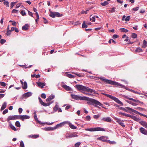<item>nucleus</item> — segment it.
<instances>
[{
  "label": "nucleus",
  "instance_id": "obj_1",
  "mask_svg": "<svg viewBox=\"0 0 147 147\" xmlns=\"http://www.w3.org/2000/svg\"><path fill=\"white\" fill-rule=\"evenodd\" d=\"M75 88L79 91L82 92L86 91L88 92L91 93L94 92L95 94L96 93L95 92V90H94L90 89L89 87L85 86L80 84H77L75 86Z\"/></svg>",
  "mask_w": 147,
  "mask_h": 147
},
{
  "label": "nucleus",
  "instance_id": "obj_2",
  "mask_svg": "<svg viewBox=\"0 0 147 147\" xmlns=\"http://www.w3.org/2000/svg\"><path fill=\"white\" fill-rule=\"evenodd\" d=\"M99 78L101 80L103 81L106 83L109 84L111 85H116L120 87L123 88H125V86L122 84H121L120 83L115 82L113 81L108 79H106L104 77H100Z\"/></svg>",
  "mask_w": 147,
  "mask_h": 147
},
{
  "label": "nucleus",
  "instance_id": "obj_3",
  "mask_svg": "<svg viewBox=\"0 0 147 147\" xmlns=\"http://www.w3.org/2000/svg\"><path fill=\"white\" fill-rule=\"evenodd\" d=\"M71 97L76 100H80L87 101V102H89L91 99V98L85 96H81L80 95H77L73 94L71 95Z\"/></svg>",
  "mask_w": 147,
  "mask_h": 147
},
{
  "label": "nucleus",
  "instance_id": "obj_4",
  "mask_svg": "<svg viewBox=\"0 0 147 147\" xmlns=\"http://www.w3.org/2000/svg\"><path fill=\"white\" fill-rule=\"evenodd\" d=\"M86 104L88 105H94V104H95V105H94L95 107H99L97 106L99 105L101 106L103 108L106 109L105 107L103 106V105L100 102L93 98H91L90 102H87Z\"/></svg>",
  "mask_w": 147,
  "mask_h": 147
},
{
  "label": "nucleus",
  "instance_id": "obj_5",
  "mask_svg": "<svg viewBox=\"0 0 147 147\" xmlns=\"http://www.w3.org/2000/svg\"><path fill=\"white\" fill-rule=\"evenodd\" d=\"M85 130L86 131H105V129L103 128L97 127L92 128H86Z\"/></svg>",
  "mask_w": 147,
  "mask_h": 147
},
{
  "label": "nucleus",
  "instance_id": "obj_6",
  "mask_svg": "<svg viewBox=\"0 0 147 147\" xmlns=\"http://www.w3.org/2000/svg\"><path fill=\"white\" fill-rule=\"evenodd\" d=\"M54 98L55 95L53 94H51L47 99V106L49 105L53 102V101H51V100L53 99Z\"/></svg>",
  "mask_w": 147,
  "mask_h": 147
},
{
  "label": "nucleus",
  "instance_id": "obj_7",
  "mask_svg": "<svg viewBox=\"0 0 147 147\" xmlns=\"http://www.w3.org/2000/svg\"><path fill=\"white\" fill-rule=\"evenodd\" d=\"M49 15L50 16L53 18H54L55 16L60 17L61 16L60 14L57 12L51 11Z\"/></svg>",
  "mask_w": 147,
  "mask_h": 147
},
{
  "label": "nucleus",
  "instance_id": "obj_8",
  "mask_svg": "<svg viewBox=\"0 0 147 147\" xmlns=\"http://www.w3.org/2000/svg\"><path fill=\"white\" fill-rule=\"evenodd\" d=\"M18 119V115H15L14 116H9L7 119V121L9 123L10 120H13Z\"/></svg>",
  "mask_w": 147,
  "mask_h": 147
},
{
  "label": "nucleus",
  "instance_id": "obj_9",
  "mask_svg": "<svg viewBox=\"0 0 147 147\" xmlns=\"http://www.w3.org/2000/svg\"><path fill=\"white\" fill-rule=\"evenodd\" d=\"M18 119H20L24 121L25 119H28L30 118V117L27 115H18Z\"/></svg>",
  "mask_w": 147,
  "mask_h": 147
},
{
  "label": "nucleus",
  "instance_id": "obj_10",
  "mask_svg": "<svg viewBox=\"0 0 147 147\" xmlns=\"http://www.w3.org/2000/svg\"><path fill=\"white\" fill-rule=\"evenodd\" d=\"M67 121H65L63 122H61L60 123L57 124L55 126V128L56 129L59 127H62L64 126L65 125L67 124Z\"/></svg>",
  "mask_w": 147,
  "mask_h": 147
},
{
  "label": "nucleus",
  "instance_id": "obj_11",
  "mask_svg": "<svg viewBox=\"0 0 147 147\" xmlns=\"http://www.w3.org/2000/svg\"><path fill=\"white\" fill-rule=\"evenodd\" d=\"M34 119L36 121H37L38 122V123L39 124H40V125H45V123H42V122H41L40 121L38 120V118H37V115H36V112H34Z\"/></svg>",
  "mask_w": 147,
  "mask_h": 147
},
{
  "label": "nucleus",
  "instance_id": "obj_12",
  "mask_svg": "<svg viewBox=\"0 0 147 147\" xmlns=\"http://www.w3.org/2000/svg\"><path fill=\"white\" fill-rule=\"evenodd\" d=\"M140 130L141 133L147 135V130L143 127H141L140 128Z\"/></svg>",
  "mask_w": 147,
  "mask_h": 147
},
{
  "label": "nucleus",
  "instance_id": "obj_13",
  "mask_svg": "<svg viewBox=\"0 0 147 147\" xmlns=\"http://www.w3.org/2000/svg\"><path fill=\"white\" fill-rule=\"evenodd\" d=\"M67 124H68L71 128L73 129H76L77 127L73 125L72 123L68 121H67Z\"/></svg>",
  "mask_w": 147,
  "mask_h": 147
},
{
  "label": "nucleus",
  "instance_id": "obj_14",
  "mask_svg": "<svg viewBox=\"0 0 147 147\" xmlns=\"http://www.w3.org/2000/svg\"><path fill=\"white\" fill-rule=\"evenodd\" d=\"M21 84L22 85L23 88L24 89H26L27 88V85L26 82H24V83L22 80H20Z\"/></svg>",
  "mask_w": 147,
  "mask_h": 147
},
{
  "label": "nucleus",
  "instance_id": "obj_15",
  "mask_svg": "<svg viewBox=\"0 0 147 147\" xmlns=\"http://www.w3.org/2000/svg\"><path fill=\"white\" fill-rule=\"evenodd\" d=\"M32 95V93L30 92H28L23 94V96L25 98H27L30 96Z\"/></svg>",
  "mask_w": 147,
  "mask_h": 147
},
{
  "label": "nucleus",
  "instance_id": "obj_16",
  "mask_svg": "<svg viewBox=\"0 0 147 147\" xmlns=\"http://www.w3.org/2000/svg\"><path fill=\"white\" fill-rule=\"evenodd\" d=\"M113 100L117 102V103L121 105V106H123V104L122 102L120 100H119L117 98L114 97Z\"/></svg>",
  "mask_w": 147,
  "mask_h": 147
},
{
  "label": "nucleus",
  "instance_id": "obj_17",
  "mask_svg": "<svg viewBox=\"0 0 147 147\" xmlns=\"http://www.w3.org/2000/svg\"><path fill=\"white\" fill-rule=\"evenodd\" d=\"M102 120L103 121H105L107 122H111L112 120L109 117H104L102 119Z\"/></svg>",
  "mask_w": 147,
  "mask_h": 147
},
{
  "label": "nucleus",
  "instance_id": "obj_18",
  "mask_svg": "<svg viewBox=\"0 0 147 147\" xmlns=\"http://www.w3.org/2000/svg\"><path fill=\"white\" fill-rule=\"evenodd\" d=\"M36 83L37 85L41 88L44 87V86H45V83H42L41 82H37Z\"/></svg>",
  "mask_w": 147,
  "mask_h": 147
},
{
  "label": "nucleus",
  "instance_id": "obj_19",
  "mask_svg": "<svg viewBox=\"0 0 147 147\" xmlns=\"http://www.w3.org/2000/svg\"><path fill=\"white\" fill-rule=\"evenodd\" d=\"M129 117L131 118L135 121L137 122H139L140 120V119L138 118L137 117L133 115H130Z\"/></svg>",
  "mask_w": 147,
  "mask_h": 147
},
{
  "label": "nucleus",
  "instance_id": "obj_20",
  "mask_svg": "<svg viewBox=\"0 0 147 147\" xmlns=\"http://www.w3.org/2000/svg\"><path fill=\"white\" fill-rule=\"evenodd\" d=\"M62 87L67 91H70L71 90V88L70 87L65 85H63Z\"/></svg>",
  "mask_w": 147,
  "mask_h": 147
},
{
  "label": "nucleus",
  "instance_id": "obj_21",
  "mask_svg": "<svg viewBox=\"0 0 147 147\" xmlns=\"http://www.w3.org/2000/svg\"><path fill=\"white\" fill-rule=\"evenodd\" d=\"M78 134V133L76 132H74L72 133H71L70 134V136H69L71 138L72 137H75L78 136V135H77Z\"/></svg>",
  "mask_w": 147,
  "mask_h": 147
},
{
  "label": "nucleus",
  "instance_id": "obj_22",
  "mask_svg": "<svg viewBox=\"0 0 147 147\" xmlns=\"http://www.w3.org/2000/svg\"><path fill=\"white\" fill-rule=\"evenodd\" d=\"M140 123L145 128H147V123L144 121H141L140 122Z\"/></svg>",
  "mask_w": 147,
  "mask_h": 147
},
{
  "label": "nucleus",
  "instance_id": "obj_23",
  "mask_svg": "<svg viewBox=\"0 0 147 147\" xmlns=\"http://www.w3.org/2000/svg\"><path fill=\"white\" fill-rule=\"evenodd\" d=\"M56 105L53 108V110L56 112L57 111V110L59 108V105H58V103L57 102L55 103Z\"/></svg>",
  "mask_w": 147,
  "mask_h": 147
},
{
  "label": "nucleus",
  "instance_id": "obj_24",
  "mask_svg": "<svg viewBox=\"0 0 147 147\" xmlns=\"http://www.w3.org/2000/svg\"><path fill=\"white\" fill-rule=\"evenodd\" d=\"M38 99L41 105L44 106H46V103L44 102L40 97H38Z\"/></svg>",
  "mask_w": 147,
  "mask_h": 147
},
{
  "label": "nucleus",
  "instance_id": "obj_25",
  "mask_svg": "<svg viewBox=\"0 0 147 147\" xmlns=\"http://www.w3.org/2000/svg\"><path fill=\"white\" fill-rule=\"evenodd\" d=\"M6 106L7 103L6 102H4L2 105L1 108V110L2 111L3 109H4L6 107Z\"/></svg>",
  "mask_w": 147,
  "mask_h": 147
},
{
  "label": "nucleus",
  "instance_id": "obj_26",
  "mask_svg": "<svg viewBox=\"0 0 147 147\" xmlns=\"http://www.w3.org/2000/svg\"><path fill=\"white\" fill-rule=\"evenodd\" d=\"M29 26L28 24H26L22 27V29L23 30H27L28 29Z\"/></svg>",
  "mask_w": 147,
  "mask_h": 147
},
{
  "label": "nucleus",
  "instance_id": "obj_27",
  "mask_svg": "<svg viewBox=\"0 0 147 147\" xmlns=\"http://www.w3.org/2000/svg\"><path fill=\"white\" fill-rule=\"evenodd\" d=\"M119 113L120 115H123V116H125L127 117H129V116H130V115H129V114H127L126 113H122L121 112H119Z\"/></svg>",
  "mask_w": 147,
  "mask_h": 147
},
{
  "label": "nucleus",
  "instance_id": "obj_28",
  "mask_svg": "<svg viewBox=\"0 0 147 147\" xmlns=\"http://www.w3.org/2000/svg\"><path fill=\"white\" fill-rule=\"evenodd\" d=\"M147 41L145 40L143 41V45L142 46V47L145 48L147 46Z\"/></svg>",
  "mask_w": 147,
  "mask_h": 147
},
{
  "label": "nucleus",
  "instance_id": "obj_29",
  "mask_svg": "<svg viewBox=\"0 0 147 147\" xmlns=\"http://www.w3.org/2000/svg\"><path fill=\"white\" fill-rule=\"evenodd\" d=\"M120 30L121 32H128V30L124 28H121L120 29Z\"/></svg>",
  "mask_w": 147,
  "mask_h": 147
},
{
  "label": "nucleus",
  "instance_id": "obj_30",
  "mask_svg": "<svg viewBox=\"0 0 147 147\" xmlns=\"http://www.w3.org/2000/svg\"><path fill=\"white\" fill-rule=\"evenodd\" d=\"M33 10H34V11L35 12V15L36 16V18H37L38 19H39V16L38 15V12H37V9L35 8H33Z\"/></svg>",
  "mask_w": 147,
  "mask_h": 147
},
{
  "label": "nucleus",
  "instance_id": "obj_31",
  "mask_svg": "<svg viewBox=\"0 0 147 147\" xmlns=\"http://www.w3.org/2000/svg\"><path fill=\"white\" fill-rule=\"evenodd\" d=\"M126 102L128 103H129L131 104L132 105L134 106H136L137 105V104H136V103H134L131 102L129 100H126Z\"/></svg>",
  "mask_w": 147,
  "mask_h": 147
},
{
  "label": "nucleus",
  "instance_id": "obj_32",
  "mask_svg": "<svg viewBox=\"0 0 147 147\" xmlns=\"http://www.w3.org/2000/svg\"><path fill=\"white\" fill-rule=\"evenodd\" d=\"M55 129V127H47V131H52Z\"/></svg>",
  "mask_w": 147,
  "mask_h": 147
},
{
  "label": "nucleus",
  "instance_id": "obj_33",
  "mask_svg": "<svg viewBox=\"0 0 147 147\" xmlns=\"http://www.w3.org/2000/svg\"><path fill=\"white\" fill-rule=\"evenodd\" d=\"M105 136H101V137H98V138H97V139L99 140H102V141L104 142V141H105Z\"/></svg>",
  "mask_w": 147,
  "mask_h": 147
},
{
  "label": "nucleus",
  "instance_id": "obj_34",
  "mask_svg": "<svg viewBox=\"0 0 147 147\" xmlns=\"http://www.w3.org/2000/svg\"><path fill=\"white\" fill-rule=\"evenodd\" d=\"M9 126L14 131H16L17 129L11 123L9 124Z\"/></svg>",
  "mask_w": 147,
  "mask_h": 147
},
{
  "label": "nucleus",
  "instance_id": "obj_35",
  "mask_svg": "<svg viewBox=\"0 0 147 147\" xmlns=\"http://www.w3.org/2000/svg\"><path fill=\"white\" fill-rule=\"evenodd\" d=\"M136 52H141L143 51L142 49L140 47L137 48L136 50Z\"/></svg>",
  "mask_w": 147,
  "mask_h": 147
},
{
  "label": "nucleus",
  "instance_id": "obj_36",
  "mask_svg": "<svg viewBox=\"0 0 147 147\" xmlns=\"http://www.w3.org/2000/svg\"><path fill=\"white\" fill-rule=\"evenodd\" d=\"M105 95L107 97L110 98H111V99H112L113 100L115 97L113 96L112 95H109L108 94H105Z\"/></svg>",
  "mask_w": 147,
  "mask_h": 147
},
{
  "label": "nucleus",
  "instance_id": "obj_37",
  "mask_svg": "<svg viewBox=\"0 0 147 147\" xmlns=\"http://www.w3.org/2000/svg\"><path fill=\"white\" fill-rule=\"evenodd\" d=\"M66 76L70 78H73L75 77L72 74H66Z\"/></svg>",
  "mask_w": 147,
  "mask_h": 147
},
{
  "label": "nucleus",
  "instance_id": "obj_38",
  "mask_svg": "<svg viewBox=\"0 0 147 147\" xmlns=\"http://www.w3.org/2000/svg\"><path fill=\"white\" fill-rule=\"evenodd\" d=\"M109 3L107 1H105L103 3H101V5L102 6H105Z\"/></svg>",
  "mask_w": 147,
  "mask_h": 147
},
{
  "label": "nucleus",
  "instance_id": "obj_39",
  "mask_svg": "<svg viewBox=\"0 0 147 147\" xmlns=\"http://www.w3.org/2000/svg\"><path fill=\"white\" fill-rule=\"evenodd\" d=\"M87 92L86 91L82 92V93L88 96H92L93 95L91 93H87Z\"/></svg>",
  "mask_w": 147,
  "mask_h": 147
},
{
  "label": "nucleus",
  "instance_id": "obj_40",
  "mask_svg": "<svg viewBox=\"0 0 147 147\" xmlns=\"http://www.w3.org/2000/svg\"><path fill=\"white\" fill-rule=\"evenodd\" d=\"M17 127H19L20 126V122L18 121H16L15 123Z\"/></svg>",
  "mask_w": 147,
  "mask_h": 147
},
{
  "label": "nucleus",
  "instance_id": "obj_41",
  "mask_svg": "<svg viewBox=\"0 0 147 147\" xmlns=\"http://www.w3.org/2000/svg\"><path fill=\"white\" fill-rule=\"evenodd\" d=\"M81 144V142H77L75 144V147H78Z\"/></svg>",
  "mask_w": 147,
  "mask_h": 147
},
{
  "label": "nucleus",
  "instance_id": "obj_42",
  "mask_svg": "<svg viewBox=\"0 0 147 147\" xmlns=\"http://www.w3.org/2000/svg\"><path fill=\"white\" fill-rule=\"evenodd\" d=\"M3 4L4 5H5L7 7H9V3L7 1H4L3 2Z\"/></svg>",
  "mask_w": 147,
  "mask_h": 147
},
{
  "label": "nucleus",
  "instance_id": "obj_43",
  "mask_svg": "<svg viewBox=\"0 0 147 147\" xmlns=\"http://www.w3.org/2000/svg\"><path fill=\"white\" fill-rule=\"evenodd\" d=\"M131 36L132 38H135L137 37V35L136 34L133 33Z\"/></svg>",
  "mask_w": 147,
  "mask_h": 147
},
{
  "label": "nucleus",
  "instance_id": "obj_44",
  "mask_svg": "<svg viewBox=\"0 0 147 147\" xmlns=\"http://www.w3.org/2000/svg\"><path fill=\"white\" fill-rule=\"evenodd\" d=\"M115 7H113L111 9L109 10V11L111 13H113L115 11Z\"/></svg>",
  "mask_w": 147,
  "mask_h": 147
},
{
  "label": "nucleus",
  "instance_id": "obj_45",
  "mask_svg": "<svg viewBox=\"0 0 147 147\" xmlns=\"http://www.w3.org/2000/svg\"><path fill=\"white\" fill-rule=\"evenodd\" d=\"M87 27V25L85 24V22L84 21L82 25V28H86Z\"/></svg>",
  "mask_w": 147,
  "mask_h": 147
},
{
  "label": "nucleus",
  "instance_id": "obj_46",
  "mask_svg": "<svg viewBox=\"0 0 147 147\" xmlns=\"http://www.w3.org/2000/svg\"><path fill=\"white\" fill-rule=\"evenodd\" d=\"M11 12L13 13H18V10L15 9H13L12 10Z\"/></svg>",
  "mask_w": 147,
  "mask_h": 147
},
{
  "label": "nucleus",
  "instance_id": "obj_47",
  "mask_svg": "<svg viewBox=\"0 0 147 147\" xmlns=\"http://www.w3.org/2000/svg\"><path fill=\"white\" fill-rule=\"evenodd\" d=\"M135 109H136L139 110V111H143L145 109H144L141 108L140 107H137L136 108H135Z\"/></svg>",
  "mask_w": 147,
  "mask_h": 147
},
{
  "label": "nucleus",
  "instance_id": "obj_48",
  "mask_svg": "<svg viewBox=\"0 0 147 147\" xmlns=\"http://www.w3.org/2000/svg\"><path fill=\"white\" fill-rule=\"evenodd\" d=\"M119 109L120 110H123L124 111H125V112H127V110H126V107L125 108H123V107H120L119 108Z\"/></svg>",
  "mask_w": 147,
  "mask_h": 147
},
{
  "label": "nucleus",
  "instance_id": "obj_49",
  "mask_svg": "<svg viewBox=\"0 0 147 147\" xmlns=\"http://www.w3.org/2000/svg\"><path fill=\"white\" fill-rule=\"evenodd\" d=\"M20 147H24V144L23 141L21 140L20 142Z\"/></svg>",
  "mask_w": 147,
  "mask_h": 147
},
{
  "label": "nucleus",
  "instance_id": "obj_50",
  "mask_svg": "<svg viewBox=\"0 0 147 147\" xmlns=\"http://www.w3.org/2000/svg\"><path fill=\"white\" fill-rule=\"evenodd\" d=\"M130 16H128L125 19V20L126 21H129L130 19Z\"/></svg>",
  "mask_w": 147,
  "mask_h": 147
},
{
  "label": "nucleus",
  "instance_id": "obj_51",
  "mask_svg": "<svg viewBox=\"0 0 147 147\" xmlns=\"http://www.w3.org/2000/svg\"><path fill=\"white\" fill-rule=\"evenodd\" d=\"M115 119L116 120V122H117L118 123L121 121V120L119 119H118L116 117H115Z\"/></svg>",
  "mask_w": 147,
  "mask_h": 147
},
{
  "label": "nucleus",
  "instance_id": "obj_52",
  "mask_svg": "<svg viewBox=\"0 0 147 147\" xmlns=\"http://www.w3.org/2000/svg\"><path fill=\"white\" fill-rule=\"evenodd\" d=\"M118 124L123 127H125V125H124V123L121 122V121H120Z\"/></svg>",
  "mask_w": 147,
  "mask_h": 147
},
{
  "label": "nucleus",
  "instance_id": "obj_53",
  "mask_svg": "<svg viewBox=\"0 0 147 147\" xmlns=\"http://www.w3.org/2000/svg\"><path fill=\"white\" fill-rule=\"evenodd\" d=\"M20 13L23 16H24L26 14V12H25V11L24 10H22V11L20 12Z\"/></svg>",
  "mask_w": 147,
  "mask_h": 147
},
{
  "label": "nucleus",
  "instance_id": "obj_54",
  "mask_svg": "<svg viewBox=\"0 0 147 147\" xmlns=\"http://www.w3.org/2000/svg\"><path fill=\"white\" fill-rule=\"evenodd\" d=\"M95 17L94 16H92V18H90V21L92 22H95Z\"/></svg>",
  "mask_w": 147,
  "mask_h": 147
},
{
  "label": "nucleus",
  "instance_id": "obj_55",
  "mask_svg": "<svg viewBox=\"0 0 147 147\" xmlns=\"http://www.w3.org/2000/svg\"><path fill=\"white\" fill-rule=\"evenodd\" d=\"M39 136L38 135H32V138H36L38 137H39Z\"/></svg>",
  "mask_w": 147,
  "mask_h": 147
},
{
  "label": "nucleus",
  "instance_id": "obj_56",
  "mask_svg": "<svg viewBox=\"0 0 147 147\" xmlns=\"http://www.w3.org/2000/svg\"><path fill=\"white\" fill-rule=\"evenodd\" d=\"M5 42L6 40L3 39H1L0 41V43L2 44L4 43Z\"/></svg>",
  "mask_w": 147,
  "mask_h": 147
},
{
  "label": "nucleus",
  "instance_id": "obj_57",
  "mask_svg": "<svg viewBox=\"0 0 147 147\" xmlns=\"http://www.w3.org/2000/svg\"><path fill=\"white\" fill-rule=\"evenodd\" d=\"M41 97L44 99L46 97L45 94L44 93L42 94L41 95Z\"/></svg>",
  "mask_w": 147,
  "mask_h": 147
},
{
  "label": "nucleus",
  "instance_id": "obj_58",
  "mask_svg": "<svg viewBox=\"0 0 147 147\" xmlns=\"http://www.w3.org/2000/svg\"><path fill=\"white\" fill-rule=\"evenodd\" d=\"M100 116V115H95L94 116V118L95 119H97Z\"/></svg>",
  "mask_w": 147,
  "mask_h": 147
},
{
  "label": "nucleus",
  "instance_id": "obj_59",
  "mask_svg": "<svg viewBox=\"0 0 147 147\" xmlns=\"http://www.w3.org/2000/svg\"><path fill=\"white\" fill-rule=\"evenodd\" d=\"M131 109V108L129 107H126V110H127V112H129V113H131V112L129 111H130V109Z\"/></svg>",
  "mask_w": 147,
  "mask_h": 147
},
{
  "label": "nucleus",
  "instance_id": "obj_60",
  "mask_svg": "<svg viewBox=\"0 0 147 147\" xmlns=\"http://www.w3.org/2000/svg\"><path fill=\"white\" fill-rule=\"evenodd\" d=\"M11 30H7V31L6 33V35L7 36H9L11 34Z\"/></svg>",
  "mask_w": 147,
  "mask_h": 147
},
{
  "label": "nucleus",
  "instance_id": "obj_61",
  "mask_svg": "<svg viewBox=\"0 0 147 147\" xmlns=\"http://www.w3.org/2000/svg\"><path fill=\"white\" fill-rule=\"evenodd\" d=\"M139 8L138 7H136L135 8H133L132 10L134 11H137L138 9Z\"/></svg>",
  "mask_w": 147,
  "mask_h": 147
},
{
  "label": "nucleus",
  "instance_id": "obj_62",
  "mask_svg": "<svg viewBox=\"0 0 147 147\" xmlns=\"http://www.w3.org/2000/svg\"><path fill=\"white\" fill-rule=\"evenodd\" d=\"M88 11V10H87L85 11H82L81 12V13L82 14H84V13L87 14V13Z\"/></svg>",
  "mask_w": 147,
  "mask_h": 147
},
{
  "label": "nucleus",
  "instance_id": "obj_63",
  "mask_svg": "<svg viewBox=\"0 0 147 147\" xmlns=\"http://www.w3.org/2000/svg\"><path fill=\"white\" fill-rule=\"evenodd\" d=\"M8 112V110L7 109H5L4 110L3 112V114H5L6 113H7Z\"/></svg>",
  "mask_w": 147,
  "mask_h": 147
},
{
  "label": "nucleus",
  "instance_id": "obj_64",
  "mask_svg": "<svg viewBox=\"0 0 147 147\" xmlns=\"http://www.w3.org/2000/svg\"><path fill=\"white\" fill-rule=\"evenodd\" d=\"M23 110L21 108H19L18 109V112L20 114L21 113L22 111Z\"/></svg>",
  "mask_w": 147,
  "mask_h": 147
}]
</instances>
